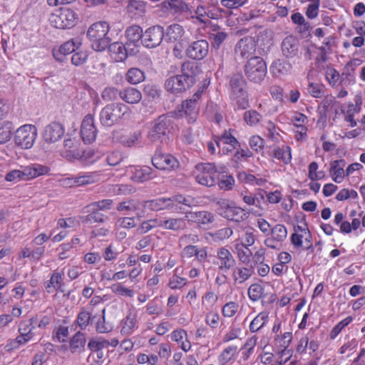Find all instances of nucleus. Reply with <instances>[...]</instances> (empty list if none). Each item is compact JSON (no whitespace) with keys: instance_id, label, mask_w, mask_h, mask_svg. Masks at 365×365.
Segmentation results:
<instances>
[{"instance_id":"f257e3e1","label":"nucleus","mask_w":365,"mask_h":365,"mask_svg":"<svg viewBox=\"0 0 365 365\" xmlns=\"http://www.w3.org/2000/svg\"><path fill=\"white\" fill-rule=\"evenodd\" d=\"M196 202L191 196L177 195L171 197H158L145 201L143 206L153 211L168 210L173 212H182L183 205L190 207L195 205Z\"/></svg>"},{"instance_id":"a18cd8bd","label":"nucleus","mask_w":365,"mask_h":365,"mask_svg":"<svg viewBox=\"0 0 365 365\" xmlns=\"http://www.w3.org/2000/svg\"><path fill=\"white\" fill-rule=\"evenodd\" d=\"M125 80L132 85H136L143 82L145 78V73L138 68H130L125 73Z\"/></svg>"},{"instance_id":"13d9d810","label":"nucleus","mask_w":365,"mask_h":365,"mask_svg":"<svg viewBox=\"0 0 365 365\" xmlns=\"http://www.w3.org/2000/svg\"><path fill=\"white\" fill-rule=\"evenodd\" d=\"M88 347L93 351H98L108 347V340L102 337L92 339L88 342Z\"/></svg>"},{"instance_id":"864d4df0","label":"nucleus","mask_w":365,"mask_h":365,"mask_svg":"<svg viewBox=\"0 0 365 365\" xmlns=\"http://www.w3.org/2000/svg\"><path fill=\"white\" fill-rule=\"evenodd\" d=\"M88 57V51L80 47L73 52L71 57V63L76 66H81L87 61Z\"/></svg>"},{"instance_id":"dca6fc26","label":"nucleus","mask_w":365,"mask_h":365,"mask_svg":"<svg viewBox=\"0 0 365 365\" xmlns=\"http://www.w3.org/2000/svg\"><path fill=\"white\" fill-rule=\"evenodd\" d=\"M198 111V106L195 105L194 101H183L175 111V116L178 118H185L188 123H192L197 118Z\"/></svg>"},{"instance_id":"6e6d98bb","label":"nucleus","mask_w":365,"mask_h":365,"mask_svg":"<svg viewBox=\"0 0 365 365\" xmlns=\"http://www.w3.org/2000/svg\"><path fill=\"white\" fill-rule=\"evenodd\" d=\"M325 86L322 83H309L307 86L308 93L315 98H320L324 96Z\"/></svg>"},{"instance_id":"f03ea898","label":"nucleus","mask_w":365,"mask_h":365,"mask_svg":"<svg viewBox=\"0 0 365 365\" xmlns=\"http://www.w3.org/2000/svg\"><path fill=\"white\" fill-rule=\"evenodd\" d=\"M181 75L169 78L165 82V88L172 93H179L185 91L195 82L197 73V66L192 62L185 61L182 64Z\"/></svg>"},{"instance_id":"2eb2a0df","label":"nucleus","mask_w":365,"mask_h":365,"mask_svg":"<svg viewBox=\"0 0 365 365\" xmlns=\"http://www.w3.org/2000/svg\"><path fill=\"white\" fill-rule=\"evenodd\" d=\"M219 214L229 220L239 222L244 219L245 212L235 203L222 201L220 204Z\"/></svg>"},{"instance_id":"79ce46f5","label":"nucleus","mask_w":365,"mask_h":365,"mask_svg":"<svg viewBox=\"0 0 365 365\" xmlns=\"http://www.w3.org/2000/svg\"><path fill=\"white\" fill-rule=\"evenodd\" d=\"M250 237V236L247 235L245 242H242L236 245V250L238 257L240 260L245 264H248L250 261L251 250L250 249V245L249 244Z\"/></svg>"},{"instance_id":"49530a36","label":"nucleus","mask_w":365,"mask_h":365,"mask_svg":"<svg viewBox=\"0 0 365 365\" xmlns=\"http://www.w3.org/2000/svg\"><path fill=\"white\" fill-rule=\"evenodd\" d=\"M186 218H168L164 222V229L173 231H180L186 228Z\"/></svg>"},{"instance_id":"0eeeda50","label":"nucleus","mask_w":365,"mask_h":365,"mask_svg":"<svg viewBox=\"0 0 365 365\" xmlns=\"http://www.w3.org/2000/svg\"><path fill=\"white\" fill-rule=\"evenodd\" d=\"M77 20V14L73 10L68 8H61L55 10L49 18L51 24L53 27L60 29L73 27Z\"/></svg>"},{"instance_id":"412c9836","label":"nucleus","mask_w":365,"mask_h":365,"mask_svg":"<svg viewBox=\"0 0 365 365\" xmlns=\"http://www.w3.org/2000/svg\"><path fill=\"white\" fill-rule=\"evenodd\" d=\"M209 43L205 40L191 43L186 49L187 56L194 60H202L208 53Z\"/></svg>"},{"instance_id":"69168bd1","label":"nucleus","mask_w":365,"mask_h":365,"mask_svg":"<svg viewBox=\"0 0 365 365\" xmlns=\"http://www.w3.org/2000/svg\"><path fill=\"white\" fill-rule=\"evenodd\" d=\"M309 2L305 13L307 17L312 20L319 15L320 0H309Z\"/></svg>"},{"instance_id":"4be33fe9","label":"nucleus","mask_w":365,"mask_h":365,"mask_svg":"<svg viewBox=\"0 0 365 365\" xmlns=\"http://www.w3.org/2000/svg\"><path fill=\"white\" fill-rule=\"evenodd\" d=\"M64 133L65 129L61 123L53 122L45 127L43 138L47 143H54L62 138Z\"/></svg>"},{"instance_id":"72a5a7b5","label":"nucleus","mask_w":365,"mask_h":365,"mask_svg":"<svg viewBox=\"0 0 365 365\" xmlns=\"http://www.w3.org/2000/svg\"><path fill=\"white\" fill-rule=\"evenodd\" d=\"M120 98L129 104H135L140 101L142 94L140 91L133 87H126L119 92Z\"/></svg>"},{"instance_id":"a878e982","label":"nucleus","mask_w":365,"mask_h":365,"mask_svg":"<svg viewBox=\"0 0 365 365\" xmlns=\"http://www.w3.org/2000/svg\"><path fill=\"white\" fill-rule=\"evenodd\" d=\"M235 53L237 59L242 62L250 63L251 57V37L246 36L241 38L235 47Z\"/></svg>"},{"instance_id":"3c124183","label":"nucleus","mask_w":365,"mask_h":365,"mask_svg":"<svg viewBox=\"0 0 365 365\" xmlns=\"http://www.w3.org/2000/svg\"><path fill=\"white\" fill-rule=\"evenodd\" d=\"M112 292L118 296L133 298L135 295V291L125 287L122 283H115L110 286Z\"/></svg>"},{"instance_id":"b1692460","label":"nucleus","mask_w":365,"mask_h":365,"mask_svg":"<svg viewBox=\"0 0 365 365\" xmlns=\"http://www.w3.org/2000/svg\"><path fill=\"white\" fill-rule=\"evenodd\" d=\"M78 141L68 138L63 142V148L60 150V155L68 160H75L80 158Z\"/></svg>"},{"instance_id":"8fccbe9b","label":"nucleus","mask_w":365,"mask_h":365,"mask_svg":"<svg viewBox=\"0 0 365 365\" xmlns=\"http://www.w3.org/2000/svg\"><path fill=\"white\" fill-rule=\"evenodd\" d=\"M353 322V317L348 316L345 317L344 319L341 320L338 322L335 326L333 327V328L331 329L329 332V339H335L337 338L338 335L340 334V333L342 331L343 329L349 324H351V322Z\"/></svg>"},{"instance_id":"58836bf2","label":"nucleus","mask_w":365,"mask_h":365,"mask_svg":"<svg viewBox=\"0 0 365 365\" xmlns=\"http://www.w3.org/2000/svg\"><path fill=\"white\" fill-rule=\"evenodd\" d=\"M125 34L128 40L127 44H133L135 47L138 46L139 41L143 38V29L138 25H132L128 27Z\"/></svg>"},{"instance_id":"4d7b16f0","label":"nucleus","mask_w":365,"mask_h":365,"mask_svg":"<svg viewBox=\"0 0 365 365\" xmlns=\"http://www.w3.org/2000/svg\"><path fill=\"white\" fill-rule=\"evenodd\" d=\"M266 128L267 130V138L272 141L279 143L281 138L279 127L276 126L274 123L269 121L267 123Z\"/></svg>"},{"instance_id":"393cba45","label":"nucleus","mask_w":365,"mask_h":365,"mask_svg":"<svg viewBox=\"0 0 365 365\" xmlns=\"http://www.w3.org/2000/svg\"><path fill=\"white\" fill-rule=\"evenodd\" d=\"M138 328V316L135 312H130L120 323V331L122 335H131Z\"/></svg>"},{"instance_id":"bf43d9fd","label":"nucleus","mask_w":365,"mask_h":365,"mask_svg":"<svg viewBox=\"0 0 365 365\" xmlns=\"http://www.w3.org/2000/svg\"><path fill=\"white\" fill-rule=\"evenodd\" d=\"M113 201L110 199H105L102 200H99L97 202H94L89 205H88L87 208H91L95 210H110L113 207Z\"/></svg>"},{"instance_id":"ea45409f","label":"nucleus","mask_w":365,"mask_h":365,"mask_svg":"<svg viewBox=\"0 0 365 365\" xmlns=\"http://www.w3.org/2000/svg\"><path fill=\"white\" fill-rule=\"evenodd\" d=\"M63 272L55 270L52 273L50 279L45 284L46 291L51 293L54 291L60 290L63 285Z\"/></svg>"},{"instance_id":"20e7f679","label":"nucleus","mask_w":365,"mask_h":365,"mask_svg":"<svg viewBox=\"0 0 365 365\" xmlns=\"http://www.w3.org/2000/svg\"><path fill=\"white\" fill-rule=\"evenodd\" d=\"M109 31L110 26L106 21H97L89 26L86 35L94 51H103L108 48L111 41Z\"/></svg>"},{"instance_id":"6e6552de","label":"nucleus","mask_w":365,"mask_h":365,"mask_svg":"<svg viewBox=\"0 0 365 365\" xmlns=\"http://www.w3.org/2000/svg\"><path fill=\"white\" fill-rule=\"evenodd\" d=\"M291 244L297 250H308L309 253L313 252L312 237L307 225H297L294 227V232L291 235Z\"/></svg>"},{"instance_id":"c85d7f7f","label":"nucleus","mask_w":365,"mask_h":365,"mask_svg":"<svg viewBox=\"0 0 365 365\" xmlns=\"http://www.w3.org/2000/svg\"><path fill=\"white\" fill-rule=\"evenodd\" d=\"M345 165V160H336L330 163L329 173L334 182L340 183L344 180Z\"/></svg>"},{"instance_id":"c9c22d12","label":"nucleus","mask_w":365,"mask_h":365,"mask_svg":"<svg viewBox=\"0 0 365 365\" xmlns=\"http://www.w3.org/2000/svg\"><path fill=\"white\" fill-rule=\"evenodd\" d=\"M24 168V176L26 180H31L48 173L50 169L46 165L41 164H32Z\"/></svg>"},{"instance_id":"cd10ccee","label":"nucleus","mask_w":365,"mask_h":365,"mask_svg":"<svg viewBox=\"0 0 365 365\" xmlns=\"http://www.w3.org/2000/svg\"><path fill=\"white\" fill-rule=\"evenodd\" d=\"M361 109V105L354 104L351 102L341 105V113L343 114L345 122L349 123L351 127L356 126L357 122L354 116L355 114L360 113Z\"/></svg>"},{"instance_id":"aec40b11","label":"nucleus","mask_w":365,"mask_h":365,"mask_svg":"<svg viewBox=\"0 0 365 365\" xmlns=\"http://www.w3.org/2000/svg\"><path fill=\"white\" fill-rule=\"evenodd\" d=\"M81 41L79 39H71L63 44L53 48L52 53L54 58L58 61H63L66 56L73 53L76 48L81 47Z\"/></svg>"},{"instance_id":"09e8293b","label":"nucleus","mask_w":365,"mask_h":365,"mask_svg":"<svg viewBox=\"0 0 365 365\" xmlns=\"http://www.w3.org/2000/svg\"><path fill=\"white\" fill-rule=\"evenodd\" d=\"M307 176L311 181H318L325 178L324 170H319V165L316 161L311 162L308 165Z\"/></svg>"},{"instance_id":"052dcab7","label":"nucleus","mask_w":365,"mask_h":365,"mask_svg":"<svg viewBox=\"0 0 365 365\" xmlns=\"http://www.w3.org/2000/svg\"><path fill=\"white\" fill-rule=\"evenodd\" d=\"M358 341L356 339H352L346 341L339 349L340 354H347V356L352 355L357 347Z\"/></svg>"},{"instance_id":"a211bd4d","label":"nucleus","mask_w":365,"mask_h":365,"mask_svg":"<svg viewBox=\"0 0 365 365\" xmlns=\"http://www.w3.org/2000/svg\"><path fill=\"white\" fill-rule=\"evenodd\" d=\"M126 173L130 175V179L137 182H143L152 179L155 175L149 166L130 165L127 167Z\"/></svg>"},{"instance_id":"680f3d73","label":"nucleus","mask_w":365,"mask_h":365,"mask_svg":"<svg viewBox=\"0 0 365 365\" xmlns=\"http://www.w3.org/2000/svg\"><path fill=\"white\" fill-rule=\"evenodd\" d=\"M31 322L35 325V328L44 329L48 326L51 322V315H36L31 318Z\"/></svg>"},{"instance_id":"ddd939ff","label":"nucleus","mask_w":365,"mask_h":365,"mask_svg":"<svg viewBox=\"0 0 365 365\" xmlns=\"http://www.w3.org/2000/svg\"><path fill=\"white\" fill-rule=\"evenodd\" d=\"M152 163L157 169L163 170H173L179 167V162L173 155L161 152L155 153Z\"/></svg>"},{"instance_id":"7ed1b4c3","label":"nucleus","mask_w":365,"mask_h":365,"mask_svg":"<svg viewBox=\"0 0 365 365\" xmlns=\"http://www.w3.org/2000/svg\"><path fill=\"white\" fill-rule=\"evenodd\" d=\"M131 118V108L122 103L108 104L100 112V121L101 124L108 127L128 121Z\"/></svg>"},{"instance_id":"f3484780","label":"nucleus","mask_w":365,"mask_h":365,"mask_svg":"<svg viewBox=\"0 0 365 365\" xmlns=\"http://www.w3.org/2000/svg\"><path fill=\"white\" fill-rule=\"evenodd\" d=\"M164 36L163 28L154 26L148 28L143 34V43L148 48H154L160 44Z\"/></svg>"},{"instance_id":"5fc2aeb1","label":"nucleus","mask_w":365,"mask_h":365,"mask_svg":"<svg viewBox=\"0 0 365 365\" xmlns=\"http://www.w3.org/2000/svg\"><path fill=\"white\" fill-rule=\"evenodd\" d=\"M140 133L135 132L128 135H123L119 138V142L125 147L135 146L139 141Z\"/></svg>"},{"instance_id":"a19ab883","label":"nucleus","mask_w":365,"mask_h":365,"mask_svg":"<svg viewBox=\"0 0 365 365\" xmlns=\"http://www.w3.org/2000/svg\"><path fill=\"white\" fill-rule=\"evenodd\" d=\"M292 68V63H289V61L278 59L273 61L270 70L274 76H281L287 75L291 71Z\"/></svg>"},{"instance_id":"4c0bfd02","label":"nucleus","mask_w":365,"mask_h":365,"mask_svg":"<svg viewBox=\"0 0 365 365\" xmlns=\"http://www.w3.org/2000/svg\"><path fill=\"white\" fill-rule=\"evenodd\" d=\"M272 157L282 162L284 165H289L292 161V148L286 145L274 147Z\"/></svg>"},{"instance_id":"de8ad7c7","label":"nucleus","mask_w":365,"mask_h":365,"mask_svg":"<svg viewBox=\"0 0 365 365\" xmlns=\"http://www.w3.org/2000/svg\"><path fill=\"white\" fill-rule=\"evenodd\" d=\"M19 336L16 339L11 340L7 344L9 350L18 349L21 346L24 345L29 341H31L34 336V333H19Z\"/></svg>"},{"instance_id":"473e14b6","label":"nucleus","mask_w":365,"mask_h":365,"mask_svg":"<svg viewBox=\"0 0 365 365\" xmlns=\"http://www.w3.org/2000/svg\"><path fill=\"white\" fill-rule=\"evenodd\" d=\"M108 50L111 58L116 62H122L125 60L128 55V51L125 46L120 42H114L108 45Z\"/></svg>"},{"instance_id":"4468645a","label":"nucleus","mask_w":365,"mask_h":365,"mask_svg":"<svg viewBox=\"0 0 365 365\" xmlns=\"http://www.w3.org/2000/svg\"><path fill=\"white\" fill-rule=\"evenodd\" d=\"M97 132L94 116L91 114L86 115L83 119L81 126V135L84 143H93L96 138Z\"/></svg>"},{"instance_id":"774afa93","label":"nucleus","mask_w":365,"mask_h":365,"mask_svg":"<svg viewBox=\"0 0 365 365\" xmlns=\"http://www.w3.org/2000/svg\"><path fill=\"white\" fill-rule=\"evenodd\" d=\"M80 225V221L76 217L61 218L57 222V228H72Z\"/></svg>"},{"instance_id":"338daca9","label":"nucleus","mask_w":365,"mask_h":365,"mask_svg":"<svg viewBox=\"0 0 365 365\" xmlns=\"http://www.w3.org/2000/svg\"><path fill=\"white\" fill-rule=\"evenodd\" d=\"M11 129L10 123H0V144H4L10 140Z\"/></svg>"},{"instance_id":"1a4fd4ad","label":"nucleus","mask_w":365,"mask_h":365,"mask_svg":"<svg viewBox=\"0 0 365 365\" xmlns=\"http://www.w3.org/2000/svg\"><path fill=\"white\" fill-rule=\"evenodd\" d=\"M37 137V128L31 124H25L19 127L15 133V143L23 149L32 148Z\"/></svg>"},{"instance_id":"e2e57ef3","label":"nucleus","mask_w":365,"mask_h":365,"mask_svg":"<svg viewBox=\"0 0 365 365\" xmlns=\"http://www.w3.org/2000/svg\"><path fill=\"white\" fill-rule=\"evenodd\" d=\"M5 180L11 182H18L21 180H26L24 176V168L22 170H12L5 175Z\"/></svg>"},{"instance_id":"c03bdc74","label":"nucleus","mask_w":365,"mask_h":365,"mask_svg":"<svg viewBox=\"0 0 365 365\" xmlns=\"http://www.w3.org/2000/svg\"><path fill=\"white\" fill-rule=\"evenodd\" d=\"M85 344L84 335L78 331L70 340V350L73 354H80L84 350Z\"/></svg>"},{"instance_id":"39448f33","label":"nucleus","mask_w":365,"mask_h":365,"mask_svg":"<svg viewBox=\"0 0 365 365\" xmlns=\"http://www.w3.org/2000/svg\"><path fill=\"white\" fill-rule=\"evenodd\" d=\"M224 166L217 167L212 163H200L195 166L196 181L204 186L212 187L215 185L219 174L225 171Z\"/></svg>"},{"instance_id":"9b49d317","label":"nucleus","mask_w":365,"mask_h":365,"mask_svg":"<svg viewBox=\"0 0 365 365\" xmlns=\"http://www.w3.org/2000/svg\"><path fill=\"white\" fill-rule=\"evenodd\" d=\"M171 125L170 119L165 115H161L151 123L150 129L148 132V138L151 141H157L165 135L169 131Z\"/></svg>"},{"instance_id":"e433bc0d","label":"nucleus","mask_w":365,"mask_h":365,"mask_svg":"<svg viewBox=\"0 0 365 365\" xmlns=\"http://www.w3.org/2000/svg\"><path fill=\"white\" fill-rule=\"evenodd\" d=\"M24 168V176L26 180H31L48 173L50 169L46 165L41 164H32Z\"/></svg>"},{"instance_id":"37998d69","label":"nucleus","mask_w":365,"mask_h":365,"mask_svg":"<svg viewBox=\"0 0 365 365\" xmlns=\"http://www.w3.org/2000/svg\"><path fill=\"white\" fill-rule=\"evenodd\" d=\"M99 172L80 173L76 175L77 186L90 185L98 182L100 180Z\"/></svg>"},{"instance_id":"423d86ee","label":"nucleus","mask_w":365,"mask_h":365,"mask_svg":"<svg viewBox=\"0 0 365 365\" xmlns=\"http://www.w3.org/2000/svg\"><path fill=\"white\" fill-rule=\"evenodd\" d=\"M219 153L222 155H232L234 153V160L237 162L247 157L246 153L239 150L240 144L237 139L230 133L225 132L220 137L215 140Z\"/></svg>"},{"instance_id":"6ab92c4d","label":"nucleus","mask_w":365,"mask_h":365,"mask_svg":"<svg viewBox=\"0 0 365 365\" xmlns=\"http://www.w3.org/2000/svg\"><path fill=\"white\" fill-rule=\"evenodd\" d=\"M287 237V229L282 224L275 225L270 230V237L264 241L267 247L276 249Z\"/></svg>"},{"instance_id":"603ef678","label":"nucleus","mask_w":365,"mask_h":365,"mask_svg":"<svg viewBox=\"0 0 365 365\" xmlns=\"http://www.w3.org/2000/svg\"><path fill=\"white\" fill-rule=\"evenodd\" d=\"M101 156V154L92 149H88L83 151L82 153L80 152V160L83 163L86 165L92 164L96 162Z\"/></svg>"},{"instance_id":"bb28decb","label":"nucleus","mask_w":365,"mask_h":365,"mask_svg":"<svg viewBox=\"0 0 365 365\" xmlns=\"http://www.w3.org/2000/svg\"><path fill=\"white\" fill-rule=\"evenodd\" d=\"M267 74V66L263 58L259 56L252 57V80L259 83Z\"/></svg>"},{"instance_id":"0e129e2a","label":"nucleus","mask_w":365,"mask_h":365,"mask_svg":"<svg viewBox=\"0 0 365 365\" xmlns=\"http://www.w3.org/2000/svg\"><path fill=\"white\" fill-rule=\"evenodd\" d=\"M136 223L134 217H123L116 220L115 223V230L120 228L130 229L135 227Z\"/></svg>"},{"instance_id":"f704fd0d","label":"nucleus","mask_w":365,"mask_h":365,"mask_svg":"<svg viewBox=\"0 0 365 365\" xmlns=\"http://www.w3.org/2000/svg\"><path fill=\"white\" fill-rule=\"evenodd\" d=\"M171 340L178 343L181 349L187 352L191 349V344L187 339V331L182 329H177L170 334Z\"/></svg>"},{"instance_id":"9d476101","label":"nucleus","mask_w":365,"mask_h":365,"mask_svg":"<svg viewBox=\"0 0 365 365\" xmlns=\"http://www.w3.org/2000/svg\"><path fill=\"white\" fill-rule=\"evenodd\" d=\"M232 98L236 101L237 108L245 109L249 106L248 96L245 91V83L240 77L232 78L231 81Z\"/></svg>"},{"instance_id":"5701e85b","label":"nucleus","mask_w":365,"mask_h":365,"mask_svg":"<svg viewBox=\"0 0 365 365\" xmlns=\"http://www.w3.org/2000/svg\"><path fill=\"white\" fill-rule=\"evenodd\" d=\"M300 41L294 36H287L282 40L281 48L282 55L287 58H294L299 53Z\"/></svg>"},{"instance_id":"7c9ffc66","label":"nucleus","mask_w":365,"mask_h":365,"mask_svg":"<svg viewBox=\"0 0 365 365\" xmlns=\"http://www.w3.org/2000/svg\"><path fill=\"white\" fill-rule=\"evenodd\" d=\"M185 218L187 221L201 225H207L212 222L214 216L207 211L185 212Z\"/></svg>"},{"instance_id":"2f4dec72","label":"nucleus","mask_w":365,"mask_h":365,"mask_svg":"<svg viewBox=\"0 0 365 365\" xmlns=\"http://www.w3.org/2000/svg\"><path fill=\"white\" fill-rule=\"evenodd\" d=\"M292 339V331L284 332L282 336L278 335L274 339L277 344H279V346L282 348V349L279 351V354H281V357L284 355L287 356L284 361H287L292 356V349H288V346L291 344Z\"/></svg>"},{"instance_id":"c756f323","label":"nucleus","mask_w":365,"mask_h":365,"mask_svg":"<svg viewBox=\"0 0 365 365\" xmlns=\"http://www.w3.org/2000/svg\"><path fill=\"white\" fill-rule=\"evenodd\" d=\"M219 269L225 272L229 270L235 264V259L230 252L225 248H220L217 253Z\"/></svg>"},{"instance_id":"f8f14e48","label":"nucleus","mask_w":365,"mask_h":365,"mask_svg":"<svg viewBox=\"0 0 365 365\" xmlns=\"http://www.w3.org/2000/svg\"><path fill=\"white\" fill-rule=\"evenodd\" d=\"M184 34L185 31L183 27L178 24L170 25L166 30L165 36V40L180 45V48H178L176 45L173 49L174 54L177 57H181V42L183 41Z\"/></svg>"}]
</instances>
